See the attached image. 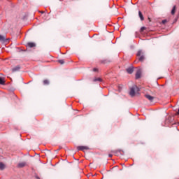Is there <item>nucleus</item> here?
Segmentation results:
<instances>
[{"mask_svg": "<svg viewBox=\"0 0 179 179\" xmlns=\"http://www.w3.org/2000/svg\"><path fill=\"white\" fill-rule=\"evenodd\" d=\"M136 55L137 57H140L138 58L140 62H143V61H145V53L142 50H138Z\"/></svg>", "mask_w": 179, "mask_h": 179, "instance_id": "f257e3e1", "label": "nucleus"}, {"mask_svg": "<svg viewBox=\"0 0 179 179\" xmlns=\"http://www.w3.org/2000/svg\"><path fill=\"white\" fill-rule=\"evenodd\" d=\"M138 87L136 86H134L130 89V92L129 94L130 96H131V97H134V96H135V90H137Z\"/></svg>", "mask_w": 179, "mask_h": 179, "instance_id": "f03ea898", "label": "nucleus"}, {"mask_svg": "<svg viewBox=\"0 0 179 179\" xmlns=\"http://www.w3.org/2000/svg\"><path fill=\"white\" fill-rule=\"evenodd\" d=\"M78 150H82L85 152V150H89V147L87 146H78L77 147Z\"/></svg>", "mask_w": 179, "mask_h": 179, "instance_id": "7ed1b4c3", "label": "nucleus"}, {"mask_svg": "<svg viewBox=\"0 0 179 179\" xmlns=\"http://www.w3.org/2000/svg\"><path fill=\"white\" fill-rule=\"evenodd\" d=\"M27 47H29V48H34V47H36V43L33 42H29L27 43Z\"/></svg>", "mask_w": 179, "mask_h": 179, "instance_id": "20e7f679", "label": "nucleus"}, {"mask_svg": "<svg viewBox=\"0 0 179 179\" xmlns=\"http://www.w3.org/2000/svg\"><path fill=\"white\" fill-rule=\"evenodd\" d=\"M145 97L146 99H148V100H149L150 101H153V100H155V97H153V96H150L149 94H145Z\"/></svg>", "mask_w": 179, "mask_h": 179, "instance_id": "39448f33", "label": "nucleus"}, {"mask_svg": "<svg viewBox=\"0 0 179 179\" xmlns=\"http://www.w3.org/2000/svg\"><path fill=\"white\" fill-rule=\"evenodd\" d=\"M141 75H142V73L141 72V70H138L136 73V79L141 78Z\"/></svg>", "mask_w": 179, "mask_h": 179, "instance_id": "423d86ee", "label": "nucleus"}, {"mask_svg": "<svg viewBox=\"0 0 179 179\" xmlns=\"http://www.w3.org/2000/svg\"><path fill=\"white\" fill-rule=\"evenodd\" d=\"M7 40L5 36L0 35V43H6Z\"/></svg>", "mask_w": 179, "mask_h": 179, "instance_id": "0eeeda50", "label": "nucleus"}, {"mask_svg": "<svg viewBox=\"0 0 179 179\" xmlns=\"http://www.w3.org/2000/svg\"><path fill=\"white\" fill-rule=\"evenodd\" d=\"M17 71H20V66H17L12 69V72H17Z\"/></svg>", "mask_w": 179, "mask_h": 179, "instance_id": "6e6552de", "label": "nucleus"}, {"mask_svg": "<svg viewBox=\"0 0 179 179\" xmlns=\"http://www.w3.org/2000/svg\"><path fill=\"white\" fill-rule=\"evenodd\" d=\"M5 169H6V165L3 162H0V170H5Z\"/></svg>", "mask_w": 179, "mask_h": 179, "instance_id": "1a4fd4ad", "label": "nucleus"}, {"mask_svg": "<svg viewBox=\"0 0 179 179\" xmlns=\"http://www.w3.org/2000/svg\"><path fill=\"white\" fill-rule=\"evenodd\" d=\"M138 16L141 21L145 20V17H143V15L142 14V12L138 11Z\"/></svg>", "mask_w": 179, "mask_h": 179, "instance_id": "9d476101", "label": "nucleus"}, {"mask_svg": "<svg viewBox=\"0 0 179 179\" xmlns=\"http://www.w3.org/2000/svg\"><path fill=\"white\" fill-rule=\"evenodd\" d=\"M26 166V162H20L18 164V167L22 168Z\"/></svg>", "mask_w": 179, "mask_h": 179, "instance_id": "9b49d317", "label": "nucleus"}, {"mask_svg": "<svg viewBox=\"0 0 179 179\" xmlns=\"http://www.w3.org/2000/svg\"><path fill=\"white\" fill-rule=\"evenodd\" d=\"M127 73H132L134 72V69L133 68H129L127 69Z\"/></svg>", "mask_w": 179, "mask_h": 179, "instance_id": "f8f14e48", "label": "nucleus"}, {"mask_svg": "<svg viewBox=\"0 0 179 179\" xmlns=\"http://www.w3.org/2000/svg\"><path fill=\"white\" fill-rule=\"evenodd\" d=\"M0 85H5V79L0 77Z\"/></svg>", "mask_w": 179, "mask_h": 179, "instance_id": "ddd939ff", "label": "nucleus"}, {"mask_svg": "<svg viewBox=\"0 0 179 179\" xmlns=\"http://www.w3.org/2000/svg\"><path fill=\"white\" fill-rule=\"evenodd\" d=\"M103 80H101V78H96L94 79V82H102Z\"/></svg>", "mask_w": 179, "mask_h": 179, "instance_id": "4468645a", "label": "nucleus"}, {"mask_svg": "<svg viewBox=\"0 0 179 179\" xmlns=\"http://www.w3.org/2000/svg\"><path fill=\"white\" fill-rule=\"evenodd\" d=\"M176 6H174L172 8V10H171V15H174L176 13Z\"/></svg>", "mask_w": 179, "mask_h": 179, "instance_id": "2eb2a0df", "label": "nucleus"}, {"mask_svg": "<svg viewBox=\"0 0 179 179\" xmlns=\"http://www.w3.org/2000/svg\"><path fill=\"white\" fill-rule=\"evenodd\" d=\"M43 85H50V81L48 80H44Z\"/></svg>", "mask_w": 179, "mask_h": 179, "instance_id": "dca6fc26", "label": "nucleus"}, {"mask_svg": "<svg viewBox=\"0 0 179 179\" xmlns=\"http://www.w3.org/2000/svg\"><path fill=\"white\" fill-rule=\"evenodd\" d=\"M59 64H61V65H63V64H65V61L64 59L58 60Z\"/></svg>", "mask_w": 179, "mask_h": 179, "instance_id": "f3484780", "label": "nucleus"}, {"mask_svg": "<svg viewBox=\"0 0 179 179\" xmlns=\"http://www.w3.org/2000/svg\"><path fill=\"white\" fill-rule=\"evenodd\" d=\"M144 30H146V27H142L140 29L141 33L143 32Z\"/></svg>", "mask_w": 179, "mask_h": 179, "instance_id": "a211bd4d", "label": "nucleus"}, {"mask_svg": "<svg viewBox=\"0 0 179 179\" xmlns=\"http://www.w3.org/2000/svg\"><path fill=\"white\" fill-rule=\"evenodd\" d=\"M166 22H167V20H163L162 22V24H166Z\"/></svg>", "mask_w": 179, "mask_h": 179, "instance_id": "6ab92c4d", "label": "nucleus"}, {"mask_svg": "<svg viewBox=\"0 0 179 179\" xmlns=\"http://www.w3.org/2000/svg\"><path fill=\"white\" fill-rule=\"evenodd\" d=\"M93 71H94V72H97V71H99V69H98L94 68V69H93Z\"/></svg>", "mask_w": 179, "mask_h": 179, "instance_id": "aec40b11", "label": "nucleus"}, {"mask_svg": "<svg viewBox=\"0 0 179 179\" xmlns=\"http://www.w3.org/2000/svg\"><path fill=\"white\" fill-rule=\"evenodd\" d=\"M138 62H139V61H136V60L134 61V64H138Z\"/></svg>", "mask_w": 179, "mask_h": 179, "instance_id": "412c9836", "label": "nucleus"}, {"mask_svg": "<svg viewBox=\"0 0 179 179\" xmlns=\"http://www.w3.org/2000/svg\"><path fill=\"white\" fill-rule=\"evenodd\" d=\"M108 156H109V157H113V155H111V154H109Z\"/></svg>", "mask_w": 179, "mask_h": 179, "instance_id": "4be33fe9", "label": "nucleus"}, {"mask_svg": "<svg viewBox=\"0 0 179 179\" xmlns=\"http://www.w3.org/2000/svg\"><path fill=\"white\" fill-rule=\"evenodd\" d=\"M41 13H44V12H43V11H41Z\"/></svg>", "mask_w": 179, "mask_h": 179, "instance_id": "5701e85b", "label": "nucleus"}, {"mask_svg": "<svg viewBox=\"0 0 179 179\" xmlns=\"http://www.w3.org/2000/svg\"><path fill=\"white\" fill-rule=\"evenodd\" d=\"M118 152H121V150H118Z\"/></svg>", "mask_w": 179, "mask_h": 179, "instance_id": "b1692460", "label": "nucleus"}]
</instances>
